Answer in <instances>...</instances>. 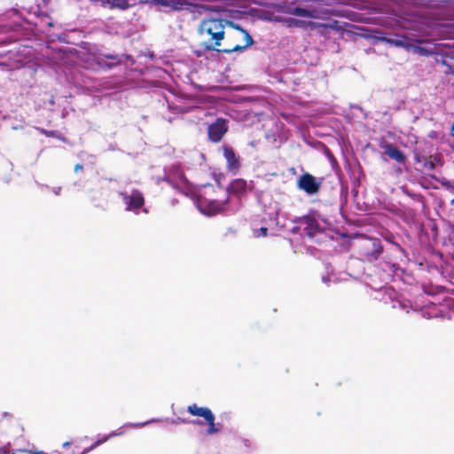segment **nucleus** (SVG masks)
<instances>
[{
    "instance_id": "nucleus-1",
    "label": "nucleus",
    "mask_w": 454,
    "mask_h": 454,
    "mask_svg": "<svg viewBox=\"0 0 454 454\" xmlns=\"http://www.w3.org/2000/svg\"><path fill=\"white\" fill-rule=\"evenodd\" d=\"M411 34H400L399 40L402 41L396 48L403 49L407 51H412L424 57H433L441 72L446 75H454V49L436 48L435 45H419L413 43Z\"/></svg>"
},
{
    "instance_id": "nucleus-2",
    "label": "nucleus",
    "mask_w": 454,
    "mask_h": 454,
    "mask_svg": "<svg viewBox=\"0 0 454 454\" xmlns=\"http://www.w3.org/2000/svg\"><path fill=\"white\" fill-rule=\"evenodd\" d=\"M224 17H223L220 12H215V13L207 14L201 20L199 27V33H207L210 35L208 42L218 47L224 39Z\"/></svg>"
},
{
    "instance_id": "nucleus-3",
    "label": "nucleus",
    "mask_w": 454,
    "mask_h": 454,
    "mask_svg": "<svg viewBox=\"0 0 454 454\" xmlns=\"http://www.w3.org/2000/svg\"><path fill=\"white\" fill-rule=\"evenodd\" d=\"M357 28L355 30L357 33L356 37H361L366 40H370L372 44H377L380 43H384L388 44L391 47H395L401 44L399 40L400 33L395 32H387L383 30H380L374 27H359L356 26Z\"/></svg>"
},
{
    "instance_id": "nucleus-4",
    "label": "nucleus",
    "mask_w": 454,
    "mask_h": 454,
    "mask_svg": "<svg viewBox=\"0 0 454 454\" xmlns=\"http://www.w3.org/2000/svg\"><path fill=\"white\" fill-rule=\"evenodd\" d=\"M356 249L358 258L367 262L377 261L383 253L380 239L369 237H364L358 240Z\"/></svg>"
},
{
    "instance_id": "nucleus-5",
    "label": "nucleus",
    "mask_w": 454,
    "mask_h": 454,
    "mask_svg": "<svg viewBox=\"0 0 454 454\" xmlns=\"http://www.w3.org/2000/svg\"><path fill=\"white\" fill-rule=\"evenodd\" d=\"M356 28L357 27L351 23L340 21L338 20H330L326 22H320L317 31L320 35L326 36L332 30L338 33L341 37L346 35L351 40H356L357 33L355 30Z\"/></svg>"
},
{
    "instance_id": "nucleus-6",
    "label": "nucleus",
    "mask_w": 454,
    "mask_h": 454,
    "mask_svg": "<svg viewBox=\"0 0 454 454\" xmlns=\"http://www.w3.org/2000/svg\"><path fill=\"white\" fill-rule=\"evenodd\" d=\"M50 0H40L37 3L30 6L27 10L29 15H33L35 18L34 22L36 27H54V20L51 16L52 10L49 6Z\"/></svg>"
},
{
    "instance_id": "nucleus-7",
    "label": "nucleus",
    "mask_w": 454,
    "mask_h": 454,
    "mask_svg": "<svg viewBox=\"0 0 454 454\" xmlns=\"http://www.w3.org/2000/svg\"><path fill=\"white\" fill-rule=\"evenodd\" d=\"M187 411L193 417L203 418L205 422L208 425L207 433V434H215L220 432V424L215 423V415L212 411L207 407H200L196 403L188 405Z\"/></svg>"
},
{
    "instance_id": "nucleus-8",
    "label": "nucleus",
    "mask_w": 454,
    "mask_h": 454,
    "mask_svg": "<svg viewBox=\"0 0 454 454\" xmlns=\"http://www.w3.org/2000/svg\"><path fill=\"white\" fill-rule=\"evenodd\" d=\"M228 202V198L223 201L216 200H208L205 197H200L198 199V208L200 211L208 216H213L222 213L224 210V207Z\"/></svg>"
},
{
    "instance_id": "nucleus-9",
    "label": "nucleus",
    "mask_w": 454,
    "mask_h": 454,
    "mask_svg": "<svg viewBox=\"0 0 454 454\" xmlns=\"http://www.w3.org/2000/svg\"><path fill=\"white\" fill-rule=\"evenodd\" d=\"M317 5V20H330L332 16L345 18L353 21H357L359 13L354 12L350 10H335L323 7L324 5Z\"/></svg>"
},
{
    "instance_id": "nucleus-10",
    "label": "nucleus",
    "mask_w": 454,
    "mask_h": 454,
    "mask_svg": "<svg viewBox=\"0 0 454 454\" xmlns=\"http://www.w3.org/2000/svg\"><path fill=\"white\" fill-rule=\"evenodd\" d=\"M322 184L321 179H317L313 175L306 172L297 179V187L308 194H316Z\"/></svg>"
},
{
    "instance_id": "nucleus-11",
    "label": "nucleus",
    "mask_w": 454,
    "mask_h": 454,
    "mask_svg": "<svg viewBox=\"0 0 454 454\" xmlns=\"http://www.w3.org/2000/svg\"><path fill=\"white\" fill-rule=\"evenodd\" d=\"M228 131L227 121L223 118H217L215 121L207 127V137L213 143H218Z\"/></svg>"
},
{
    "instance_id": "nucleus-12",
    "label": "nucleus",
    "mask_w": 454,
    "mask_h": 454,
    "mask_svg": "<svg viewBox=\"0 0 454 454\" xmlns=\"http://www.w3.org/2000/svg\"><path fill=\"white\" fill-rule=\"evenodd\" d=\"M121 195L122 196L123 201L126 204V210L128 211L137 212L145 204L143 193L137 189L132 190L130 194L121 193Z\"/></svg>"
},
{
    "instance_id": "nucleus-13",
    "label": "nucleus",
    "mask_w": 454,
    "mask_h": 454,
    "mask_svg": "<svg viewBox=\"0 0 454 454\" xmlns=\"http://www.w3.org/2000/svg\"><path fill=\"white\" fill-rule=\"evenodd\" d=\"M251 3L267 9H270L278 13L291 14L294 3L284 1L269 2L267 0H251Z\"/></svg>"
},
{
    "instance_id": "nucleus-14",
    "label": "nucleus",
    "mask_w": 454,
    "mask_h": 454,
    "mask_svg": "<svg viewBox=\"0 0 454 454\" xmlns=\"http://www.w3.org/2000/svg\"><path fill=\"white\" fill-rule=\"evenodd\" d=\"M186 10L189 12L197 13L199 15H202L206 12H207V14H212L215 13V12L219 11V6L189 1L187 4Z\"/></svg>"
},
{
    "instance_id": "nucleus-15",
    "label": "nucleus",
    "mask_w": 454,
    "mask_h": 454,
    "mask_svg": "<svg viewBox=\"0 0 454 454\" xmlns=\"http://www.w3.org/2000/svg\"><path fill=\"white\" fill-rule=\"evenodd\" d=\"M381 148L384 150V153L391 160H395L399 164H404L406 162L407 158L405 154L393 144L386 143L381 145Z\"/></svg>"
},
{
    "instance_id": "nucleus-16",
    "label": "nucleus",
    "mask_w": 454,
    "mask_h": 454,
    "mask_svg": "<svg viewBox=\"0 0 454 454\" xmlns=\"http://www.w3.org/2000/svg\"><path fill=\"white\" fill-rule=\"evenodd\" d=\"M121 63L118 55L107 54L98 57L97 64L103 69L110 70Z\"/></svg>"
},
{
    "instance_id": "nucleus-17",
    "label": "nucleus",
    "mask_w": 454,
    "mask_h": 454,
    "mask_svg": "<svg viewBox=\"0 0 454 454\" xmlns=\"http://www.w3.org/2000/svg\"><path fill=\"white\" fill-rule=\"evenodd\" d=\"M218 12H220L225 19L241 20L246 15V6L239 5L232 9L219 6Z\"/></svg>"
},
{
    "instance_id": "nucleus-18",
    "label": "nucleus",
    "mask_w": 454,
    "mask_h": 454,
    "mask_svg": "<svg viewBox=\"0 0 454 454\" xmlns=\"http://www.w3.org/2000/svg\"><path fill=\"white\" fill-rule=\"evenodd\" d=\"M301 223L304 226V232L309 237L313 238L316 233L319 231L320 226L317 219L310 215H305L301 218Z\"/></svg>"
},
{
    "instance_id": "nucleus-19",
    "label": "nucleus",
    "mask_w": 454,
    "mask_h": 454,
    "mask_svg": "<svg viewBox=\"0 0 454 454\" xmlns=\"http://www.w3.org/2000/svg\"><path fill=\"white\" fill-rule=\"evenodd\" d=\"M247 183L245 179L237 178L233 180L227 187V191L231 194L240 196L247 192Z\"/></svg>"
},
{
    "instance_id": "nucleus-20",
    "label": "nucleus",
    "mask_w": 454,
    "mask_h": 454,
    "mask_svg": "<svg viewBox=\"0 0 454 454\" xmlns=\"http://www.w3.org/2000/svg\"><path fill=\"white\" fill-rule=\"evenodd\" d=\"M64 79L67 85H85V81L83 80L82 75L80 73H74L70 69H68V72L64 71Z\"/></svg>"
},
{
    "instance_id": "nucleus-21",
    "label": "nucleus",
    "mask_w": 454,
    "mask_h": 454,
    "mask_svg": "<svg viewBox=\"0 0 454 454\" xmlns=\"http://www.w3.org/2000/svg\"><path fill=\"white\" fill-rule=\"evenodd\" d=\"M223 155L227 160L228 167L231 168H238L239 167V159L236 156L235 152L229 146L223 147Z\"/></svg>"
},
{
    "instance_id": "nucleus-22",
    "label": "nucleus",
    "mask_w": 454,
    "mask_h": 454,
    "mask_svg": "<svg viewBox=\"0 0 454 454\" xmlns=\"http://www.w3.org/2000/svg\"><path fill=\"white\" fill-rule=\"evenodd\" d=\"M137 0H111L110 7L125 11L137 4ZM140 4H144L142 0H138Z\"/></svg>"
},
{
    "instance_id": "nucleus-23",
    "label": "nucleus",
    "mask_w": 454,
    "mask_h": 454,
    "mask_svg": "<svg viewBox=\"0 0 454 454\" xmlns=\"http://www.w3.org/2000/svg\"><path fill=\"white\" fill-rule=\"evenodd\" d=\"M214 47H216V46L208 41L202 42L199 44L198 49H195L192 51V53L197 58H204L205 59L206 53L210 50H214Z\"/></svg>"
},
{
    "instance_id": "nucleus-24",
    "label": "nucleus",
    "mask_w": 454,
    "mask_h": 454,
    "mask_svg": "<svg viewBox=\"0 0 454 454\" xmlns=\"http://www.w3.org/2000/svg\"><path fill=\"white\" fill-rule=\"evenodd\" d=\"M90 201L94 207L99 208L101 210H106L107 200L106 199L104 198L102 192L93 194L90 198Z\"/></svg>"
},
{
    "instance_id": "nucleus-25",
    "label": "nucleus",
    "mask_w": 454,
    "mask_h": 454,
    "mask_svg": "<svg viewBox=\"0 0 454 454\" xmlns=\"http://www.w3.org/2000/svg\"><path fill=\"white\" fill-rule=\"evenodd\" d=\"M261 20L267 21V22H278L286 25V18L285 16L281 15H274L271 13L266 12L265 16L260 17Z\"/></svg>"
},
{
    "instance_id": "nucleus-26",
    "label": "nucleus",
    "mask_w": 454,
    "mask_h": 454,
    "mask_svg": "<svg viewBox=\"0 0 454 454\" xmlns=\"http://www.w3.org/2000/svg\"><path fill=\"white\" fill-rule=\"evenodd\" d=\"M266 11L264 10H260V9H257L255 7H247L246 6V15L245 16H249L253 19H256V20H261V18L262 16H265L266 14Z\"/></svg>"
},
{
    "instance_id": "nucleus-27",
    "label": "nucleus",
    "mask_w": 454,
    "mask_h": 454,
    "mask_svg": "<svg viewBox=\"0 0 454 454\" xmlns=\"http://www.w3.org/2000/svg\"><path fill=\"white\" fill-rule=\"evenodd\" d=\"M49 38L51 41H57L61 43H70L69 35L66 32L51 33L49 35Z\"/></svg>"
},
{
    "instance_id": "nucleus-28",
    "label": "nucleus",
    "mask_w": 454,
    "mask_h": 454,
    "mask_svg": "<svg viewBox=\"0 0 454 454\" xmlns=\"http://www.w3.org/2000/svg\"><path fill=\"white\" fill-rule=\"evenodd\" d=\"M189 1L170 0L169 12H181L186 10Z\"/></svg>"
},
{
    "instance_id": "nucleus-29",
    "label": "nucleus",
    "mask_w": 454,
    "mask_h": 454,
    "mask_svg": "<svg viewBox=\"0 0 454 454\" xmlns=\"http://www.w3.org/2000/svg\"><path fill=\"white\" fill-rule=\"evenodd\" d=\"M307 14V6H299L295 4H293L291 15L306 18Z\"/></svg>"
},
{
    "instance_id": "nucleus-30",
    "label": "nucleus",
    "mask_w": 454,
    "mask_h": 454,
    "mask_svg": "<svg viewBox=\"0 0 454 454\" xmlns=\"http://www.w3.org/2000/svg\"><path fill=\"white\" fill-rule=\"evenodd\" d=\"M304 24V20H300L293 17H287L286 18V26L287 27H296V28H302Z\"/></svg>"
},
{
    "instance_id": "nucleus-31",
    "label": "nucleus",
    "mask_w": 454,
    "mask_h": 454,
    "mask_svg": "<svg viewBox=\"0 0 454 454\" xmlns=\"http://www.w3.org/2000/svg\"><path fill=\"white\" fill-rule=\"evenodd\" d=\"M40 131L42 134L45 135L48 137H54V138H57V139L64 141V142L66 141L65 137L58 130H47V129H40Z\"/></svg>"
},
{
    "instance_id": "nucleus-32",
    "label": "nucleus",
    "mask_w": 454,
    "mask_h": 454,
    "mask_svg": "<svg viewBox=\"0 0 454 454\" xmlns=\"http://www.w3.org/2000/svg\"><path fill=\"white\" fill-rule=\"evenodd\" d=\"M224 24L225 27H230L240 33H242L245 30V27L240 25L239 23H237L234 21V20L225 19L224 18Z\"/></svg>"
},
{
    "instance_id": "nucleus-33",
    "label": "nucleus",
    "mask_w": 454,
    "mask_h": 454,
    "mask_svg": "<svg viewBox=\"0 0 454 454\" xmlns=\"http://www.w3.org/2000/svg\"><path fill=\"white\" fill-rule=\"evenodd\" d=\"M143 3L149 4L153 6H162L169 9L170 0H142Z\"/></svg>"
},
{
    "instance_id": "nucleus-34",
    "label": "nucleus",
    "mask_w": 454,
    "mask_h": 454,
    "mask_svg": "<svg viewBox=\"0 0 454 454\" xmlns=\"http://www.w3.org/2000/svg\"><path fill=\"white\" fill-rule=\"evenodd\" d=\"M241 34L244 36V40L246 42L245 45L247 46V48H249L255 43V41L254 40V38L252 37V35H250L249 31L247 28H245V30Z\"/></svg>"
},
{
    "instance_id": "nucleus-35",
    "label": "nucleus",
    "mask_w": 454,
    "mask_h": 454,
    "mask_svg": "<svg viewBox=\"0 0 454 454\" xmlns=\"http://www.w3.org/2000/svg\"><path fill=\"white\" fill-rule=\"evenodd\" d=\"M320 22L313 21V20H304L303 29L315 31L318 28Z\"/></svg>"
},
{
    "instance_id": "nucleus-36",
    "label": "nucleus",
    "mask_w": 454,
    "mask_h": 454,
    "mask_svg": "<svg viewBox=\"0 0 454 454\" xmlns=\"http://www.w3.org/2000/svg\"><path fill=\"white\" fill-rule=\"evenodd\" d=\"M12 454H47L42 450H27V449H17L12 451Z\"/></svg>"
},
{
    "instance_id": "nucleus-37",
    "label": "nucleus",
    "mask_w": 454,
    "mask_h": 454,
    "mask_svg": "<svg viewBox=\"0 0 454 454\" xmlns=\"http://www.w3.org/2000/svg\"><path fill=\"white\" fill-rule=\"evenodd\" d=\"M307 12L308 14L306 15V18H309V19H316V17H317V6H312V5H309V6H307Z\"/></svg>"
},
{
    "instance_id": "nucleus-38",
    "label": "nucleus",
    "mask_w": 454,
    "mask_h": 454,
    "mask_svg": "<svg viewBox=\"0 0 454 454\" xmlns=\"http://www.w3.org/2000/svg\"><path fill=\"white\" fill-rule=\"evenodd\" d=\"M255 238L266 237L268 235V228L261 227L253 231Z\"/></svg>"
},
{
    "instance_id": "nucleus-39",
    "label": "nucleus",
    "mask_w": 454,
    "mask_h": 454,
    "mask_svg": "<svg viewBox=\"0 0 454 454\" xmlns=\"http://www.w3.org/2000/svg\"><path fill=\"white\" fill-rule=\"evenodd\" d=\"M423 167L428 170H434L435 168V163L430 159H424Z\"/></svg>"
},
{
    "instance_id": "nucleus-40",
    "label": "nucleus",
    "mask_w": 454,
    "mask_h": 454,
    "mask_svg": "<svg viewBox=\"0 0 454 454\" xmlns=\"http://www.w3.org/2000/svg\"><path fill=\"white\" fill-rule=\"evenodd\" d=\"M215 51L214 50H210L208 51L207 53H206V56H205V59L207 60H211V61H215L217 63V60L219 59V56H216L215 54H214Z\"/></svg>"
},
{
    "instance_id": "nucleus-41",
    "label": "nucleus",
    "mask_w": 454,
    "mask_h": 454,
    "mask_svg": "<svg viewBox=\"0 0 454 454\" xmlns=\"http://www.w3.org/2000/svg\"><path fill=\"white\" fill-rule=\"evenodd\" d=\"M214 51L216 56L223 55V54H232L231 48V49H218L217 47H214Z\"/></svg>"
},
{
    "instance_id": "nucleus-42",
    "label": "nucleus",
    "mask_w": 454,
    "mask_h": 454,
    "mask_svg": "<svg viewBox=\"0 0 454 454\" xmlns=\"http://www.w3.org/2000/svg\"><path fill=\"white\" fill-rule=\"evenodd\" d=\"M248 48L246 45L236 44L231 48L232 53H242L246 51Z\"/></svg>"
},
{
    "instance_id": "nucleus-43",
    "label": "nucleus",
    "mask_w": 454,
    "mask_h": 454,
    "mask_svg": "<svg viewBox=\"0 0 454 454\" xmlns=\"http://www.w3.org/2000/svg\"><path fill=\"white\" fill-rule=\"evenodd\" d=\"M107 438H104L103 440H98L97 442H95L90 448L88 449H85L82 452V454L93 450L94 448L98 447L99 444H101L102 442H106Z\"/></svg>"
},
{
    "instance_id": "nucleus-44",
    "label": "nucleus",
    "mask_w": 454,
    "mask_h": 454,
    "mask_svg": "<svg viewBox=\"0 0 454 454\" xmlns=\"http://www.w3.org/2000/svg\"><path fill=\"white\" fill-rule=\"evenodd\" d=\"M424 159H426L425 157H423L420 153H414V160L417 162V163H420V162H424Z\"/></svg>"
},
{
    "instance_id": "nucleus-45",
    "label": "nucleus",
    "mask_w": 454,
    "mask_h": 454,
    "mask_svg": "<svg viewBox=\"0 0 454 454\" xmlns=\"http://www.w3.org/2000/svg\"><path fill=\"white\" fill-rule=\"evenodd\" d=\"M179 178H180V181H181L183 184H186V185H188V184H189L188 180L186 179L185 176H184L183 173H180V174H179Z\"/></svg>"
},
{
    "instance_id": "nucleus-46",
    "label": "nucleus",
    "mask_w": 454,
    "mask_h": 454,
    "mask_svg": "<svg viewBox=\"0 0 454 454\" xmlns=\"http://www.w3.org/2000/svg\"><path fill=\"white\" fill-rule=\"evenodd\" d=\"M353 6L356 7V9H358V10H364V9H366V5H365L364 3H359V4H354Z\"/></svg>"
},
{
    "instance_id": "nucleus-47",
    "label": "nucleus",
    "mask_w": 454,
    "mask_h": 454,
    "mask_svg": "<svg viewBox=\"0 0 454 454\" xmlns=\"http://www.w3.org/2000/svg\"><path fill=\"white\" fill-rule=\"evenodd\" d=\"M150 59H154L156 58L155 56V53L153 51H151L149 50H147V55H146Z\"/></svg>"
},
{
    "instance_id": "nucleus-48",
    "label": "nucleus",
    "mask_w": 454,
    "mask_h": 454,
    "mask_svg": "<svg viewBox=\"0 0 454 454\" xmlns=\"http://www.w3.org/2000/svg\"><path fill=\"white\" fill-rule=\"evenodd\" d=\"M168 90L173 94H176L179 89V87H174V86L168 87Z\"/></svg>"
},
{
    "instance_id": "nucleus-49",
    "label": "nucleus",
    "mask_w": 454,
    "mask_h": 454,
    "mask_svg": "<svg viewBox=\"0 0 454 454\" xmlns=\"http://www.w3.org/2000/svg\"><path fill=\"white\" fill-rule=\"evenodd\" d=\"M225 61V58L223 55H219V59L217 60V64L223 65Z\"/></svg>"
},
{
    "instance_id": "nucleus-50",
    "label": "nucleus",
    "mask_w": 454,
    "mask_h": 454,
    "mask_svg": "<svg viewBox=\"0 0 454 454\" xmlns=\"http://www.w3.org/2000/svg\"><path fill=\"white\" fill-rule=\"evenodd\" d=\"M164 181L167 182L169 185L173 186L174 188H176V186L174 184V183L169 177H166Z\"/></svg>"
},
{
    "instance_id": "nucleus-51",
    "label": "nucleus",
    "mask_w": 454,
    "mask_h": 454,
    "mask_svg": "<svg viewBox=\"0 0 454 454\" xmlns=\"http://www.w3.org/2000/svg\"><path fill=\"white\" fill-rule=\"evenodd\" d=\"M82 168H83V167H82V165H81V164H76V165L74 166V171H75V172H77V171H79V170H82Z\"/></svg>"
},
{
    "instance_id": "nucleus-52",
    "label": "nucleus",
    "mask_w": 454,
    "mask_h": 454,
    "mask_svg": "<svg viewBox=\"0 0 454 454\" xmlns=\"http://www.w3.org/2000/svg\"><path fill=\"white\" fill-rule=\"evenodd\" d=\"M450 136L454 137V121H453V124H452L451 129H450Z\"/></svg>"
},
{
    "instance_id": "nucleus-53",
    "label": "nucleus",
    "mask_w": 454,
    "mask_h": 454,
    "mask_svg": "<svg viewBox=\"0 0 454 454\" xmlns=\"http://www.w3.org/2000/svg\"><path fill=\"white\" fill-rule=\"evenodd\" d=\"M230 70H231L230 64H227L226 67L224 68V71L227 72V71H230Z\"/></svg>"
},
{
    "instance_id": "nucleus-54",
    "label": "nucleus",
    "mask_w": 454,
    "mask_h": 454,
    "mask_svg": "<svg viewBox=\"0 0 454 454\" xmlns=\"http://www.w3.org/2000/svg\"><path fill=\"white\" fill-rule=\"evenodd\" d=\"M189 85L193 86V85H200V84L195 82L191 81Z\"/></svg>"
},
{
    "instance_id": "nucleus-55",
    "label": "nucleus",
    "mask_w": 454,
    "mask_h": 454,
    "mask_svg": "<svg viewBox=\"0 0 454 454\" xmlns=\"http://www.w3.org/2000/svg\"><path fill=\"white\" fill-rule=\"evenodd\" d=\"M277 80H278V82H283V77L281 75H279Z\"/></svg>"
},
{
    "instance_id": "nucleus-56",
    "label": "nucleus",
    "mask_w": 454,
    "mask_h": 454,
    "mask_svg": "<svg viewBox=\"0 0 454 454\" xmlns=\"http://www.w3.org/2000/svg\"><path fill=\"white\" fill-rule=\"evenodd\" d=\"M98 85L103 86V85H110V84L109 83H106V82H100Z\"/></svg>"
},
{
    "instance_id": "nucleus-57",
    "label": "nucleus",
    "mask_w": 454,
    "mask_h": 454,
    "mask_svg": "<svg viewBox=\"0 0 454 454\" xmlns=\"http://www.w3.org/2000/svg\"><path fill=\"white\" fill-rule=\"evenodd\" d=\"M68 445H70V442H64V443H63V446H64V447H65V446H68Z\"/></svg>"
},
{
    "instance_id": "nucleus-58",
    "label": "nucleus",
    "mask_w": 454,
    "mask_h": 454,
    "mask_svg": "<svg viewBox=\"0 0 454 454\" xmlns=\"http://www.w3.org/2000/svg\"><path fill=\"white\" fill-rule=\"evenodd\" d=\"M233 88H234L235 90H238V89H239L240 87L236 86V87H233Z\"/></svg>"
},
{
    "instance_id": "nucleus-59",
    "label": "nucleus",
    "mask_w": 454,
    "mask_h": 454,
    "mask_svg": "<svg viewBox=\"0 0 454 454\" xmlns=\"http://www.w3.org/2000/svg\"><path fill=\"white\" fill-rule=\"evenodd\" d=\"M243 85H244V86H247V83H244Z\"/></svg>"
}]
</instances>
